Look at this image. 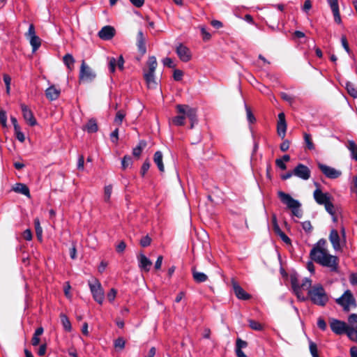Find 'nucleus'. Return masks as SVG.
<instances>
[{
	"mask_svg": "<svg viewBox=\"0 0 357 357\" xmlns=\"http://www.w3.org/2000/svg\"><path fill=\"white\" fill-rule=\"evenodd\" d=\"M291 284L294 292L298 300L305 301L307 298L302 293V289L307 290V295L311 302L317 305L325 306L329 297L323 285L317 283L312 285V280L305 278L301 282L296 275H291Z\"/></svg>",
	"mask_w": 357,
	"mask_h": 357,
	"instance_id": "obj_1",
	"label": "nucleus"
},
{
	"mask_svg": "<svg viewBox=\"0 0 357 357\" xmlns=\"http://www.w3.org/2000/svg\"><path fill=\"white\" fill-rule=\"evenodd\" d=\"M310 258L322 266L328 268L331 271H337L338 268V259L329 254L327 249V242L321 238L314 245L310 253Z\"/></svg>",
	"mask_w": 357,
	"mask_h": 357,
	"instance_id": "obj_2",
	"label": "nucleus"
},
{
	"mask_svg": "<svg viewBox=\"0 0 357 357\" xmlns=\"http://www.w3.org/2000/svg\"><path fill=\"white\" fill-rule=\"evenodd\" d=\"M176 109L181 115L172 118V123L177 126H183L187 117L191 122L190 128H193L195 124L197 123V109L187 105H177Z\"/></svg>",
	"mask_w": 357,
	"mask_h": 357,
	"instance_id": "obj_3",
	"label": "nucleus"
},
{
	"mask_svg": "<svg viewBox=\"0 0 357 357\" xmlns=\"http://www.w3.org/2000/svg\"><path fill=\"white\" fill-rule=\"evenodd\" d=\"M330 327L335 334L342 335L346 333L351 340L357 342V331L350 328L344 321L336 319H331Z\"/></svg>",
	"mask_w": 357,
	"mask_h": 357,
	"instance_id": "obj_4",
	"label": "nucleus"
},
{
	"mask_svg": "<svg viewBox=\"0 0 357 357\" xmlns=\"http://www.w3.org/2000/svg\"><path fill=\"white\" fill-rule=\"evenodd\" d=\"M278 197L281 202L285 204L287 208L291 209L293 215L301 218L303 215L302 210L301 209V204L296 199H294L289 194L284 192H278Z\"/></svg>",
	"mask_w": 357,
	"mask_h": 357,
	"instance_id": "obj_5",
	"label": "nucleus"
},
{
	"mask_svg": "<svg viewBox=\"0 0 357 357\" xmlns=\"http://www.w3.org/2000/svg\"><path fill=\"white\" fill-rule=\"evenodd\" d=\"M148 69L144 70V77L147 84L148 88L155 89L157 86V82L155 78V70L157 68L158 63L156 58L154 56L149 57L147 61Z\"/></svg>",
	"mask_w": 357,
	"mask_h": 357,
	"instance_id": "obj_6",
	"label": "nucleus"
},
{
	"mask_svg": "<svg viewBox=\"0 0 357 357\" xmlns=\"http://www.w3.org/2000/svg\"><path fill=\"white\" fill-rule=\"evenodd\" d=\"M335 303L342 307L343 311L348 312L352 308L356 307V299L350 290H346L344 294L335 299Z\"/></svg>",
	"mask_w": 357,
	"mask_h": 357,
	"instance_id": "obj_7",
	"label": "nucleus"
},
{
	"mask_svg": "<svg viewBox=\"0 0 357 357\" xmlns=\"http://www.w3.org/2000/svg\"><path fill=\"white\" fill-rule=\"evenodd\" d=\"M93 299L99 304H102L105 298V292L100 282L94 280L93 282L89 283Z\"/></svg>",
	"mask_w": 357,
	"mask_h": 357,
	"instance_id": "obj_8",
	"label": "nucleus"
},
{
	"mask_svg": "<svg viewBox=\"0 0 357 357\" xmlns=\"http://www.w3.org/2000/svg\"><path fill=\"white\" fill-rule=\"evenodd\" d=\"M25 36L29 40L33 52H36L41 45V40L36 36L35 27L33 24L29 25L28 31L25 33Z\"/></svg>",
	"mask_w": 357,
	"mask_h": 357,
	"instance_id": "obj_9",
	"label": "nucleus"
},
{
	"mask_svg": "<svg viewBox=\"0 0 357 357\" xmlns=\"http://www.w3.org/2000/svg\"><path fill=\"white\" fill-rule=\"evenodd\" d=\"M96 77V73L92 69L86 65L84 61H82L79 78L80 81L91 82Z\"/></svg>",
	"mask_w": 357,
	"mask_h": 357,
	"instance_id": "obj_10",
	"label": "nucleus"
},
{
	"mask_svg": "<svg viewBox=\"0 0 357 357\" xmlns=\"http://www.w3.org/2000/svg\"><path fill=\"white\" fill-rule=\"evenodd\" d=\"M294 174V176L304 181L308 180L311 176L310 169L301 163L295 167Z\"/></svg>",
	"mask_w": 357,
	"mask_h": 357,
	"instance_id": "obj_11",
	"label": "nucleus"
},
{
	"mask_svg": "<svg viewBox=\"0 0 357 357\" xmlns=\"http://www.w3.org/2000/svg\"><path fill=\"white\" fill-rule=\"evenodd\" d=\"M176 52L178 58L183 62H188L192 58V54L190 49L182 43H180L176 46Z\"/></svg>",
	"mask_w": 357,
	"mask_h": 357,
	"instance_id": "obj_12",
	"label": "nucleus"
},
{
	"mask_svg": "<svg viewBox=\"0 0 357 357\" xmlns=\"http://www.w3.org/2000/svg\"><path fill=\"white\" fill-rule=\"evenodd\" d=\"M313 197L316 202L319 205H324L331 200V196L328 192H323L319 188L313 192Z\"/></svg>",
	"mask_w": 357,
	"mask_h": 357,
	"instance_id": "obj_13",
	"label": "nucleus"
},
{
	"mask_svg": "<svg viewBox=\"0 0 357 357\" xmlns=\"http://www.w3.org/2000/svg\"><path fill=\"white\" fill-rule=\"evenodd\" d=\"M20 107L22 109L23 118L26 121V123L31 126H36L37 121L33 116V114L30 108L23 103L20 104Z\"/></svg>",
	"mask_w": 357,
	"mask_h": 357,
	"instance_id": "obj_14",
	"label": "nucleus"
},
{
	"mask_svg": "<svg viewBox=\"0 0 357 357\" xmlns=\"http://www.w3.org/2000/svg\"><path fill=\"white\" fill-rule=\"evenodd\" d=\"M318 167L322 172V173L329 178H336L341 175V172L335 169L333 167L327 166L321 163H319Z\"/></svg>",
	"mask_w": 357,
	"mask_h": 357,
	"instance_id": "obj_15",
	"label": "nucleus"
},
{
	"mask_svg": "<svg viewBox=\"0 0 357 357\" xmlns=\"http://www.w3.org/2000/svg\"><path fill=\"white\" fill-rule=\"evenodd\" d=\"M287 123L285 121V116L283 112L278 114V122L277 125V132L278 135L284 139L286 135Z\"/></svg>",
	"mask_w": 357,
	"mask_h": 357,
	"instance_id": "obj_16",
	"label": "nucleus"
},
{
	"mask_svg": "<svg viewBox=\"0 0 357 357\" xmlns=\"http://www.w3.org/2000/svg\"><path fill=\"white\" fill-rule=\"evenodd\" d=\"M327 2L332 10L335 22L337 24H340L342 22V20L340 14L337 0H327Z\"/></svg>",
	"mask_w": 357,
	"mask_h": 357,
	"instance_id": "obj_17",
	"label": "nucleus"
},
{
	"mask_svg": "<svg viewBox=\"0 0 357 357\" xmlns=\"http://www.w3.org/2000/svg\"><path fill=\"white\" fill-rule=\"evenodd\" d=\"M115 34L114 29L111 26H105L98 32V36L105 40L112 39Z\"/></svg>",
	"mask_w": 357,
	"mask_h": 357,
	"instance_id": "obj_18",
	"label": "nucleus"
},
{
	"mask_svg": "<svg viewBox=\"0 0 357 357\" xmlns=\"http://www.w3.org/2000/svg\"><path fill=\"white\" fill-rule=\"evenodd\" d=\"M329 241H331L335 250L338 251L341 250L340 237L337 230L333 229L331 231L329 234Z\"/></svg>",
	"mask_w": 357,
	"mask_h": 357,
	"instance_id": "obj_19",
	"label": "nucleus"
},
{
	"mask_svg": "<svg viewBox=\"0 0 357 357\" xmlns=\"http://www.w3.org/2000/svg\"><path fill=\"white\" fill-rule=\"evenodd\" d=\"M232 286H233V289H234L235 295L236 296V297L238 298L241 299V300H248L250 298V294L246 293L243 290V289L241 286L238 285V284L236 282L233 280Z\"/></svg>",
	"mask_w": 357,
	"mask_h": 357,
	"instance_id": "obj_20",
	"label": "nucleus"
},
{
	"mask_svg": "<svg viewBox=\"0 0 357 357\" xmlns=\"http://www.w3.org/2000/svg\"><path fill=\"white\" fill-rule=\"evenodd\" d=\"M61 93V90L54 85L50 86L45 90V96L47 98L51 101L58 99Z\"/></svg>",
	"mask_w": 357,
	"mask_h": 357,
	"instance_id": "obj_21",
	"label": "nucleus"
},
{
	"mask_svg": "<svg viewBox=\"0 0 357 357\" xmlns=\"http://www.w3.org/2000/svg\"><path fill=\"white\" fill-rule=\"evenodd\" d=\"M12 190L15 192L25 195L28 198L31 197V194L29 188L26 185L22 183H17L12 187Z\"/></svg>",
	"mask_w": 357,
	"mask_h": 357,
	"instance_id": "obj_22",
	"label": "nucleus"
},
{
	"mask_svg": "<svg viewBox=\"0 0 357 357\" xmlns=\"http://www.w3.org/2000/svg\"><path fill=\"white\" fill-rule=\"evenodd\" d=\"M139 267L146 272L149 271L152 265L151 261L147 258L144 255L140 254L138 256Z\"/></svg>",
	"mask_w": 357,
	"mask_h": 357,
	"instance_id": "obj_23",
	"label": "nucleus"
},
{
	"mask_svg": "<svg viewBox=\"0 0 357 357\" xmlns=\"http://www.w3.org/2000/svg\"><path fill=\"white\" fill-rule=\"evenodd\" d=\"M137 47L139 52L142 54H144L146 52V47L145 44V38L142 31H139L137 33Z\"/></svg>",
	"mask_w": 357,
	"mask_h": 357,
	"instance_id": "obj_24",
	"label": "nucleus"
},
{
	"mask_svg": "<svg viewBox=\"0 0 357 357\" xmlns=\"http://www.w3.org/2000/svg\"><path fill=\"white\" fill-rule=\"evenodd\" d=\"M153 161L158 166V169L160 172H164L165 167L162 162V153L161 151H158L155 153L153 156Z\"/></svg>",
	"mask_w": 357,
	"mask_h": 357,
	"instance_id": "obj_25",
	"label": "nucleus"
},
{
	"mask_svg": "<svg viewBox=\"0 0 357 357\" xmlns=\"http://www.w3.org/2000/svg\"><path fill=\"white\" fill-rule=\"evenodd\" d=\"M84 130H86L88 132L93 133L98 131V125L94 119H90L86 126H84Z\"/></svg>",
	"mask_w": 357,
	"mask_h": 357,
	"instance_id": "obj_26",
	"label": "nucleus"
},
{
	"mask_svg": "<svg viewBox=\"0 0 357 357\" xmlns=\"http://www.w3.org/2000/svg\"><path fill=\"white\" fill-rule=\"evenodd\" d=\"M192 276L197 282H204L208 279V276L205 273L197 271L195 269H192Z\"/></svg>",
	"mask_w": 357,
	"mask_h": 357,
	"instance_id": "obj_27",
	"label": "nucleus"
},
{
	"mask_svg": "<svg viewBox=\"0 0 357 357\" xmlns=\"http://www.w3.org/2000/svg\"><path fill=\"white\" fill-rule=\"evenodd\" d=\"M347 147L351 152V158L354 160H357V144L354 141L350 140L348 142Z\"/></svg>",
	"mask_w": 357,
	"mask_h": 357,
	"instance_id": "obj_28",
	"label": "nucleus"
},
{
	"mask_svg": "<svg viewBox=\"0 0 357 357\" xmlns=\"http://www.w3.org/2000/svg\"><path fill=\"white\" fill-rule=\"evenodd\" d=\"M60 319H61V324H62L63 328L66 331H68V332L71 331V330H72L71 324H70V321L69 319L68 318V317L64 314H61Z\"/></svg>",
	"mask_w": 357,
	"mask_h": 357,
	"instance_id": "obj_29",
	"label": "nucleus"
},
{
	"mask_svg": "<svg viewBox=\"0 0 357 357\" xmlns=\"http://www.w3.org/2000/svg\"><path fill=\"white\" fill-rule=\"evenodd\" d=\"M63 61L64 64L67 66L69 70H72L73 68V65L75 63V59L73 55L70 54H66L63 58Z\"/></svg>",
	"mask_w": 357,
	"mask_h": 357,
	"instance_id": "obj_30",
	"label": "nucleus"
},
{
	"mask_svg": "<svg viewBox=\"0 0 357 357\" xmlns=\"http://www.w3.org/2000/svg\"><path fill=\"white\" fill-rule=\"evenodd\" d=\"M345 88L348 92V93L354 98H357V89L354 86V85L350 82H347L345 84Z\"/></svg>",
	"mask_w": 357,
	"mask_h": 357,
	"instance_id": "obj_31",
	"label": "nucleus"
},
{
	"mask_svg": "<svg viewBox=\"0 0 357 357\" xmlns=\"http://www.w3.org/2000/svg\"><path fill=\"white\" fill-rule=\"evenodd\" d=\"M112 193V185H105L104 188V195H103V199H104L105 202H106L107 204L110 203Z\"/></svg>",
	"mask_w": 357,
	"mask_h": 357,
	"instance_id": "obj_32",
	"label": "nucleus"
},
{
	"mask_svg": "<svg viewBox=\"0 0 357 357\" xmlns=\"http://www.w3.org/2000/svg\"><path fill=\"white\" fill-rule=\"evenodd\" d=\"M303 138L305 141V144L306 145V147L309 150H314V145L312 142V139L311 135L308 133H304Z\"/></svg>",
	"mask_w": 357,
	"mask_h": 357,
	"instance_id": "obj_33",
	"label": "nucleus"
},
{
	"mask_svg": "<svg viewBox=\"0 0 357 357\" xmlns=\"http://www.w3.org/2000/svg\"><path fill=\"white\" fill-rule=\"evenodd\" d=\"M248 324H249V326L252 330H255V331H262L264 328L263 326L259 322L252 320V319H249Z\"/></svg>",
	"mask_w": 357,
	"mask_h": 357,
	"instance_id": "obj_34",
	"label": "nucleus"
},
{
	"mask_svg": "<svg viewBox=\"0 0 357 357\" xmlns=\"http://www.w3.org/2000/svg\"><path fill=\"white\" fill-rule=\"evenodd\" d=\"M348 322L350 328H353L357 331V314H351L348 317Z\"/></svg>",
	"mask_w": 357,
	"mask_h": 357,
	"instance_id": "obj_35",
	"label": "nucleus"
},
{
	"mask_svg": "<svg viewBox=\"0 0 357 357\" xmlns=\"http://www.w3.org/2000/svg\"><path fill=\"white\" fill-rule=\"evenodd\" d=\"M132 165V160L130 155H125L121 160V166L123 169L131 167Z\"/></svg>",
	"mask_w": 357,
	"mask_h": 357,
	"instance_id": "obj_36",
	"label": "nucleus"
},
{
	"mask_svg": "<svg viewBox=\"0 0 357 357\" xmlns=\"http://www.w3.org/2000/svg\"><path fill=\"white\" fill-rule=\"evenodd\" d=\"M34 225H35V229H36V233L38 238L39 241H42V234H43V229L40 225V221L38 219H36L34 220Z\"/></svg>",
	"mask_w": 357,
	"mask_h": 357,
	"instance_id": "obj_37",
	"label": "nucleus"
},
{
	"mask_svg": "<svg viewBox=\"0 0 357 357\" xmlns=\"http://www.w3.org/2000/svg\"><path fill=\"white\" fill-rule=\"evenodd\" d=\"M125 116L126 114L123 111H118L114 119V122L118 125H121Z\"/></svg>",
	"mask_w": 357,
	"mask_h": 357,
	"instance_id": "obj_38",
	"label": "nucleus"
},
{
	"mask_svg": "<svg viewBox=\"0 0 357 357\" xmlns=\"http://www.w3.org/2000/svg\"><path fill=\"white\" fill-rule=\"evenodd\" d=\"M117 66V60L114 58L109 59V70L110 73H113L115 71L116 67Z\"/></svg>",
	"mask_w": 357,
	"mask_h": 357,
	"instance_id": "obj_39",
	"label": "nucleus"
},
{
	"mask_svg": "<svg viewBox=\"0 0 357 357\" xmlns=\"http://www.w3.org/2000/svg\"><path fill=\"white\" fill-rule=\"evenodd\" d=\"M325 206L326 211L331 215L334 216L335 210H334V205L331 202V200L324 205Z\"/></svg>",
	"mask_w": 357,
	"mask_h": 357,
	"instance_id": "obj_40",
	"label": "nucleus"
},
{
	"mask_svg": "<svg viewBox=\"0 0 357 357\" xmlns=\"http://www.w3.org/2000/svg\"><path fill=\"white\" fill-rule=\"evenodd\" d=\"M310 351L312 357H319L317 344L312 341L310 342Z\"/></svg>",
	"mask_w": 357,
	"mask_h": 357,
	"instance_id": "obj_41",
	"label": "nucleus"
},
{
	"mask_svg": "<svg viewBox=\"0 0 357 357\" xmlns=\"http://www.w3.org/2000/svg\"><path fill=\"white\" fill-rule=\"evenodd\" d=\"M151 243V238L149 237V235H146L142 238L140 240V245L142 247H147L149 246Z\"/></svg>",
	"mask_w": 357,
	"mask_h": 357,
	"instance_id": "obj_42",
	"label": "nucleus"
},
{
	"mask_svg": "<svg viewBox=\"0 0 357 357\" xmlns=\"http://www.w3.org/2000/svg\"><path fill=\"white\" fill-rule=\"evenodd\" d=\"M248 346L247 342L241 340V338H237L236 341V348L239 349H243L246 348Z\"/></svg>",
	"mask_w": 357,
	"mask_h": 357,
	"instance_id": "obj_43",
	"label": "nucleus"
},
{
	"mask_svg": "<svg viewBox=\"0 0 357 357\" xmlns=\"http://www.w3.org/2000/svg\"><path fill=\"white\" fill-rule=\"evenodd\" d=\"M0 123L3 127L7 126V115L5 111L0 110Z\"/></svg>",
	"mask_w": 357,
	"mask_h": 357,
	"instance_id": "obj_44",
	"label": "nucleus"
},
{
	"mask_svg": "<svg viewBox=\"0 0 357 357\" xmlns=\"http://www.w3.org/2000/svg\"><path fill=\"white\" fill-rule=\"evenodd\" d=\"M126 342L123 338H118L114 342V347L116 349H123L125 347Z\"/></svg>",
	"mask_w": 357,
	"mask_h": 357,
	"instance_id": "obj_45",
	"label": "nucleus"
},
{
	"mask_svg": "<svg viewBox=\"0 0 357 357\" xmlns=\"http://www.w3.org/2000/svg\"><path fill=\"white\" fill-rule=\"evenodd\" d=\"M245 110H246L248 121L250 123H254L255 121V117L254 116L253 114L252 113V111L250 110V109L247 105H245Z\"/></svg>",
	"mask_w": 357,
	"mask_h": 357,
	"instance_id": "obj_46",
	"label": "nucleus"
},
{
	"mask_svg": "<svg viewBox=\"0 0 357 357\" xmlns=\"http://www.w3.org/2000/svg\"><path fill=\"white\" fill-rule=\"evenodd\" d=\"M149 167H150V162L148 160H146V161H144V162L143 163L142 168H141L140 173L142 176H145V174L147 172V171L149 170Z\"/></svg>",
	"mask_w": 357,
	"mask_h": 357,
	"instance_id": "obj_47",
	"label": "nucleus"
},
{
	"mask_svg": "<svg viewBox=\"0 0 357 357\" xmlns=\"http://www.w3.org/2000/svg\"><path fill=\"white\" fill-rule=\"evenodd\" d=\"M162 61L163 65L165 66H167L171 68H173L175 67L173 60L169 57H166V58L163 59Z\"/></svg>",
	"mask_w": 357,
	"mask_h": 357,
	"instance_id": "obj_48",
	"label": "nucleus"
},
{
	"mask_svg": "<svg viewBox=\"0 0 357 357\" xmlns=\"http://www.w3.org/2000/svg\"><path fill=\"white\" fill-rule=\"evenodd\" d=\"M273 229L275 234H277L278 236L282 233L283 231L280 229L276 220V217L274 215L273 217Z\"/></svg>",
	"mask_w": 357,
	"mask_h": 357,
	"instance_id": "obj_49",
	"label": "nucleus"
},
{
	"mask_svg": "<svg viewBox=\"0 0 357 357\" xmlns=\"http://www.w3.org/2000/svg\"><path fill=\"white\" fill-rule=\"evenodd\" d=\"M117 291L115 289H111V290L107 293V297L109 302H113L116 298Z\"/></svg>",
	"mask_w": 357,
	"mask_h": 357,
	"instance_id": "obj_50",
	"label": "nucleus"
},
{
	"mask_svg": "<svg viewBox=\"0 0 357 357\" xmlns=\"http://www.w3.org/2000/svg\"><path fill=\"white\" fill-rule=\"evenodd\" d=\"M341 43L343 47V48L345 50V51L349 54L350 53V48L349 47V44L347 40V38L345 36H342L341 37Z\"/></svg>",
	"mask_w": 357,
	"mask_h": 357,
	"instance_id": "obj_51",
	"label": "nucleus"
},
{
	"mask_svg": "<svg viewBox=\"0 0 357 357\" xmlns=\"http://www.w3.org/2000/svg\"><path fill=\"white\" fill-rule=\"evenodd\" d=\"M183 75V73L182 70H178V69L174 70V74H173V77H174V80L181 81L182 79Z\"/></svg>",
	"mask_w": 357,
	"mask_h": 357,
	"instance_id": "obj_52",
	"label": "nucleus"
},
{
	"mask_svg": "<svg viewBox=\"0 0 357 357\" xmlns=\"http://www.w3.org/2000/svg\"><path fill=\"white\" fill-rule=\"evenodd\" d=\"M15 134L16 138L20 142H24L25 140V136L24 133L21 131V129L15 130Z\"/></svg>",
	"mask_w": 357,
	"mask_h": 357,
	"instance_id": "obj_53",
	"label": "nucleus"
},
{
	"mask_svg": "<svg viewBox=\"0 0 357 357\" xmlns=\"http://www.w3.org/2000/svg\"><path fill=\"white\" fill-rule=\"evenodd\" d=\"M111 141L113 143H117L119 139V129L116 128L110 135Z\"/></svg>",
	"mask_w": 357,
	"mask_h": 357,
	"instance_id": "obj_54",
	"label": "nucleus"
},
{
	"mask_svg": "<svg viewBox=\"0 0 357 357\" xmlns=\"http://www.w3.org/2000/svg\"><path fill=\"white\" fill-rule=\"evenodd\" d=\"M70 289H71V287H70L69 282H66V284H65V287H64V294H65V296L68 299H71L72 298V294L70 292Z\"/></svg>",
	"mask_w": 357,
	"mask_h": 357,
	"instance_id": "obj_55",
	"label": "nucleus"
},
{
	"mask_svg": "<svg viewBox=\"0 0 357 357\" xmlns=\"http://www.w3.org/2000/svg\"><path fill=\"white\" fill-rule=\"evenodd\" d=\"M302 227L307 232H310L312 229V225H311L310 221H305V222H303L302 223Z\"/></svg>",
	"mask_w": 357,
	"mask_h": 357,
	"instance_id": "obj_56",
	"label": "nucleus"
},
{
	"mask_svg": "<svg viewBox=\"0 0 357 357\" xmlns=\"http://www.w3.org/2000/svg\"><path fill=\"white\" fill-rule=\"evenodd\" d=\"M142 152V148L140 145L137 146L132 150V154L134 156L139 158Z\"/></svg>",
	"mask_w": 357,
	"mask_h": 357,
	"instance_id": "obj_57",
	"label": "nucleus"
},
{
	"mask_svg": "<svg viewBox=\"0 0 357 357\" xmlns=\"http://www.w3.org/2000/svg\"><path fill=\"white\" fill-rule=\"evenodd\" d=\"M290 145V142L289 140L285 139L283 141V142L280 144V148L282 151H286L289 149Z\"/></svg>",
	"mask_w": 357,
	"mask_h": 357,
	"instance_id": "obj_58",
	"label": "nucleus"
},
{
	"mask_svg": "<svg viewBox=\"0 0 357 357\" xmlns=\"http://www.w3.org/2000/svg\"><path fill=\"white\" fill-rule=\"evenodd\" d=\"M312 8V2L310 0H305L303 6V10L307 13Z\"/></svg>",
	"mask_w": 357,
	"mask_h": 357,
	"instance_id": "obj_59",
	"label": "nucleus"
},
{
	"mask_svg": "<svg viewBox=\"0 0 357 357\" xmlns=\"http://www.w3.org/2000/svg\"><path fill=\"white\" fill-rule=\"evenodd\" d=\"M276 165L282 170H285L287 169V165L285 162H284L282 159H276L275 160Z\"/></svg>",
	"mask_w": 357,
	"mask_h": 357,
	"instance_id": "obj_60",
	"label": "nucleus"
},
{
	"mask_svg": "<svg viewBox=\"0 0 357 357\" xmlns=\"http://www.w3.org/2000/svg\"><path fill=\"white\" fill-rule=\"evenodd\" d=\"M23 238L26 241L32 239V233L30 229H26L22 234Z\"/></svg>",
	"mask_w": 357,
	"mask_h": 357,
	"instance_id": "obj_61",
	"label": "nucleus"
},
{
	"mask_svg": "<svg viewBox=\"0 0 357 357\" xmlns=\"http://www.w3.org/2000/svg\"><path fill=\"white\" fill-rule=\"evenodd\" d=\"M200 30H201V33L203 36V39L204 40H209L211 38V34L206 31V29L204 27L202 26L200 28Z\"/></svg>",
	"mask_w": 357,
	"mask_h": 357,
	"instance_id": "obj_62",
	"label": "nucleus"
},
{
	"mask_svg": "<svg viewBox=\"0 0 357 357\" xmlns=\"http://www.w3.org/2000/svg\"><path fill=\"white\" fill-rule=\"evenodd\" d=\"M318 327L322 331H325L326 328V323L323 319H319L317 321Z\"/></svg>",
	"mask_w": 357,
	"mask_h": 357,
	"instance_id": "obj_63",
	"label": "nucleus"
},
{
	"mask_svg": "<svg viewBox=\"0 0 357 357\" xmlns=\"http://www.w3.org/2000/svg\"><path fill=\"white\" fill-rule=\"evenodd\" d=\"M349 281L352 285L357 284V273H352L350 275Z\"/></svg>",
	"mask_w": 357,
	"mask_h": 357,
	"instance_id": "obj_64",
	"label": "nucleus"
}]
</instances>
